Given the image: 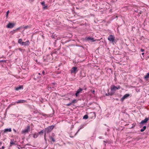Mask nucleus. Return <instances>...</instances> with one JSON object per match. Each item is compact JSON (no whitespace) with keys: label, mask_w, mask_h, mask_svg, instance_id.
Listing matches in <instances>:
<instances>
[{"label":"nucleus","mask_w":149,"mask_h":149,"mask_svg":"<svg viewBox=\"0 0 149 149\" xmlns=\"http://www.w3.org/2000/svg\"><path fill=\"white\" fill-rule=\"evenodd\" d=\"M2 142H0V146H1V145L2 144Z\"/></svg>","instance_id":"48"},{"label":"nucleus","mask_w":149,"mask_h":149,"mask_svg":"<svg viewBox=\"0 0 149 149\" xmlns=\"http://www.w3.org/2000/svg\"><path fill=\"white\" fill-rule=\"evenodd\" d=\"M121 87L120 86L118 85L117 86H116L114 85H112L111 86V91L113 93H115V92L118 89H120Z\"/></svg>","instance_id":"3"},{"label":"nucleus","mask_w":149,"mask_h":149,"mask_svg":"<svg viewBox=\"0 0 149 149\" xmlns=\"http://www.w3.org/2000/svg\"><path fill=\"white\" fill-rule=\"evenodd\" d=\"M103 142L104 143H106V141H103Z\"/></svg>","instance_id":"56"},{"label":"nucleus","mask_w":149,"mask_h":149,"mask_svg":"<svg viewBox=\"0 0 149 149\" xmlns=\"http://www.w3.org/2000/svg\"><path fill=\"white\" fill-rule=\"evenodd\" d=\"M54 127V126L53 125L48 126L47 128L44 129V132H46L47 134H48L53 130Z\"/></svg>","instance_id":"2"},{"label":"nucleus","mask_w":149,"mask_h":149,"mask_svg":"<svg viewBox=\"0 0 149 149\" xmlns=\"http://www.w3.org/2000/svg\"><path fill=\"white\" fill-rule=\"evenodd\" d=\"M72 104V103L70 102L68 104H67L66 105L67 106H69L70 105H71Z\"/></svg>","instance_id":"40"},{"label":"nucleus","mask_w":149,"mask_h":149,"mask_svg":"<svg viewBox=\"0 0 149 149\" xmlns=\"http://www.w3.org/2000/svg\"><path fill=\"white\" fill-rule=\"evenodd\" d=\"M26 145H29V144H26L24 146L25 147Z\"/></svg>","instance_id":"49"},{"label":"nucleus","mask_w":149,"mask_h":149,"mask_svg":"<svg viewBox=\"0 0 149 149\" xmlns=\"http://www.w3.org/2000/svg\"><path fill=\"white\" fill-rule=\"evenodd\" d=\"M130 95L128 94H126L125 95L123 96L121 99L120 100L122 101H123L125 99L127 98L128 97H129Z\"/></svg>","instance_id":"12"},{"label":"nucleus","mask_w":149,"mask_h":149,"mask_svg":"<svg viewBox=\"0 0 149 149\" xmlns=\"http://www.w3.org/2000/svg\"><path fill=\"white\" fill-rule=\"evenodd\" d=\"M38 74L39 75V76H40V75H41V74H40V73H38Z\"/></svg>","instance_id":"50"},{"label":"nucleus","mask_w":149,"mask_h":149,"mask_svg":"<svg viewBox=\"0 0 149 149\" xmlns=\"http://www.w3.org/2000/svg\"><path fill=\"white\" fill-rule=\"evenodd\" d=\"M29 27V26H24V29H27Z\"/></svg>","instance_id":"37"},{"label":"nucleus","mask_w":149,"mask_h":149,"mask_svg":"<svg viewBox=\"0 0 149 149\" xmlns=\"http://www.w3.org/2000/svg\"><path fill=\"white\" fill-rule=\"evenodd\" d=\"M5 148V147L4 146H3L1 147V148H0V149H3Z\"/></svg>","instance_id":"43"},{"label":"nucleus","mask_w":149,"mask_h":149,"mask_svg":"<svg viewBox=\"0 0 149 149\" xmlns=\"http://www.w3.org/2000/svg\"><path fill=\"white\" fill-rule=\"evenodd\" d=\"M24 148V147H21V148L22 149V148Z\"/></svg>","instance_id":"54"},{"label":"nucleus","mask_w":149,"mask_h":149,"mask_svg":"<svg viewBox=\"0 0 149 149\" xmlns=\"http://www.w3.org/2000/svg\"><path fill=\"white\" fill-rule=\"evenodd\" d=\"M87 40H91L92 41H94V38H93L90 37H88L87 38Z\"/></svg>","instance_id":"20"},{"label":"nucleus","mask_w":149,"mask_h":149,"mask_svg":"<svg viewBox=\"0 0 149 149\" xmlns=\"http://www.w3.org/2000/svg\"><path fill=\"white\" fill-rule=\"evenodd\" d=\"M16 32V30H13V31H11L10 32V33H11L12 34H13L14 33Z\"/></svg>","instance_id":"27"},{"label":"nucleus","mask_w":149,"mask_h":149,"mask_svg":"<svg viewBox=\"0 0 149 149\" xmlns=\"http://www.w3.org/2000/svg\"><path fill=\"white\" fill-rule=\"evenodd\" d=\"M1 62H4V63H6V61L5 60H0V63H1Z\"/></svg>","instance_id":"38"},{"label":"nucleus","mask_w":149,"mask_h":149,"mask_svg":"<svg viewBox=\"0 0 149 149\" xmlns=\"http://www.w3.org/2000/svg\"><path fill=\"white\" fill-rule=\"evenodd\" d=\"M47 133H46V132H44V139L45 140V142L46 144L47 143V140L46 138Z\"/></svg>","instance_id":"19"},{"label":"nucleus","mask_w":149,"mask_h":149,"mask_svg":"<svg viewBox=\"0 0 149 149\" xmlns=\"http://www.w3.org/2000/svg\"><path fill=\"white\" fill-rule=\"evenodd\" d=\"M113 94V93H106V96H109V95H112Z\"/></svg>","instance_id":"25"},{"label":"nucleus","mask_w":149,"mask_h":149,"mask_svg":"<svg viewBox=\"0 0 149 149\" xmlns=\"http://www.w3.org/2000/svg\"><path fill=\"white\" fill-rule=\"evenodd\" d=\"M8 48L9 49H10L11 48V46H9Z\"/></svg>","instance_id":"46"},{"label":"nucleus","mask_w":149,"mask_h":149,"mask_svg":"<svg viewBox=\"0 0 149 149\" xmlns=\"http://www.w3.org/2000/svg\"><path fill=\"white\" fill-rule=\"evenodd\" d=\"M11 104L9 105V106L8 107H7V109H9L10 107H11Z\"/></svg>","instance_id":"42"},{"label":"nucleus","mask_w":149,"mask_h":149,"mask_svg":"<svg viewBox=\"0 0 149 149\" xmlns=\"http://www.w3.org/2000/svg\"><path fill=\"white\" fill-rule=\"evenodd\" d=\"M36 62L37 63V62H38V61H37V60H36Z\"/></svg>","instance_id":"53"},{"label":"nucleus","mask_w":149,"mask_h":149,"mask_svg":"<svg viewBox=\"0 0 149 149\" xmlns=\"http://www.w3.org/2000/svg\"><path fill=\"white\" fill-rule=\"evenodd\" d=\"M23 42L22 41V39L21 38L19 39L18 40V43L20 44L21 45L22 44V42Z\"/></svg>","instance_id":"22"},{"label":"nucleus","mask_w":149,"mask_h":149,"mask_svg":"<svg viewBox=\"0 0 149 149\" xmlns=\"http://www.w3.org/2000/svg\"><path fill=\"white\" fill-rule=\"evenodd\" d=\"M26 101L24 100H18L17 102H16L17 103H23L25 102Z\"/></svg>","instance_id":"16"},{"label":"nucleus","mask_w":149,"mask_h":149,"mask_svg":"<svg viewBox=\"0 0 149 149\" xmlns=\"http://www.w3.org/2000/svg\"><path fill=\"white\" fill-rule=\"evenodd\" d=\"M51 85H52L54 86V87H56L57 85V84L56 83H55V82L52 83L51 84Z\"/></svg>","instance_id":"26"},{"label":"nucleus","mask_w":149,"mask_h":149,"mask_svg":"<svg viewBox=\"0 0 149 149\" xmlns=\"http://www.w3.org/2000/svg\"><path fill=\"white\" fill-rule=\"evenodd\" d=\"M61 42L64 45L65 43V41L64 39H62L61 40Z\"/></svg>","instance_id":"29"},{"label":"nucleus","mask_w":149,"mask_h":149,"mask_svg":"<svg viewBox=\"0 0 149 149\" xmlns=\"http://www.w3.org/2000/svg\"><path fill=\"white\" fill-rule=\"evenodd\" d=\"M17 49H18L19 50V51H25V49H23L21 48H17V49H16L15 50H16Z\"/></svg>","instance_id":"31"},{"label":"nucleus","mask_w":149,"mask_h":149,"mask_svg":"<svg viewBox=\"0 0 149 149\" xmlns=\"http://www.w3.org/2000/svg\"><path fill=\"white\" fill-rule=\"evenodd\" d=\"M30 44V42L29 40H27L25 42H22V44L21 45L22 46H29Z\"/></svg>","instance_id":"10"},{"label":"nucleus","mask_w":149,"mask_h":149,"mask_svg":"<svg viewBox=\"0 0 149 149\" xmlns=\"http://www.w3.org/2000/svg\"><path fill=\"white\" fill-rule=\"evenodd\" d=\"M30 129V126L29 125L27 126L26 127V129H24V130H23L22 131V133L24 134L27 133L28 132L29 130Z\"/></svg>","instance_id":"8"},{"label":"nucleus","mask_w":149,"mask_h":149,"mask_svg":"<svg viewBox=\"0 0 149 149\" xmlns=\"http://www.w3.org/2000/svg\"><path fill=\"white\" fill-rule=\"evenodd\" d=\"M12 131L11 129L10 128H6L4 129L3 133H7L8 132H11Z\"/></svg>","instance_id":"14"},{"label":"nucleus","mask_w":149,"mask_h":149,"mask_svg":"<svg viewBox=\"0 0 149 149\" xmlns=\"http://www.w3.org/2000/svg\"><path fill=\"white\" fill-rule=\"evenodd\" d=\"M40 76H37V78H35L34 77V79L35 80H36L37 79H39L40 78Z\"/></svg>","instance_id":"36"},{"label":"nucleus","mask_w":149,"mask_h":149,"mask_svg":"<svg viewBox=\"0 0 149 149\" xmlns=\"http://www.w3.org/2000/svg\"><path fill=\"white\" fill-rule=\"evenodd\" d=\"M55 136V134L54 133H52V135L51 136H51L52 137H54Z\"/></svg>","instance_id":"34"},{"label":"nucleus","mask_w":149,"mask_h":149,"mask_svg":"<svg viewBox=\"0 0 149 149\" xmlns=\"http://www.w3.org/2000/svg\"><path fill=\"white\" fill-rule=\"evenodd\" d=\"M38 136V134H37L34 133L33 135V137L34 138H36Z\"/></svg>","instance_id":"23"},{"label":"nucleus","mask_w":149,"mask_h":149,"mask_svg":"<svg viewBox=\"0 0 149 149\" xmlns=\"http://www.w3.org/2000/svg\"><path fill=\"white\" fill-rule=\"evenodd\" d=\"M83 91V89L80 88L76 91L75 93V95L76 97H78L79 95V94L81 93L82 91Z\"/></svg>","instance_id":"9"},{"label":"nucleus","mask_w":149,"mask_h":149,"mask_svg":"<svg viewBox=\"0 0 149 149\" xmlns=\"http://www.w3.org/2000/svg\"><path fill=\"white\" fill-rule=\"evenodd\" d=\"M21 28V27H18V28H17V29H15V30H16V31H17V30H19V29H20Z\"/></svg>","instance_id":"41"},{"label":"nucleus","mask_w":149,"mask_h":149,"mask_svg":"<svg viewBox=\"0 0 149 149\" xmlns=\"http://www.w3.org/2000/svg\"><path fill=\"white\" fill-rule=\"evenodd\" d=\"M77 102V100L75 99H74L72 101L71 103H72H72L76 102Z\"/></svg>","instance_id":"33"},{"label":"nucleus","mask_w":149,"mask_h":149,"mask_svg":"<svg viewBox=\"0 0 149 149\" xmlns=\"http://www.w3.org/2000/svg\"><path fill=\"white\" fill-rule=\"evenodd\" d=\"M48 8V6H45L44 7H43L42 9L43 10H45Z\"/></svg>","instance_id":"30"},{"label":"nucleus","mask_w":149,"mask_h":149,"mask_svg":"<svg viewBox=\"0 0 149 149\" xmlns=\"http://www.w3.org/2000/svg\"><path fill=\"white\" fill-rule=\"evenodd\" d=\"M60 49V48L56 49L55 50V51L53 52L52 54L51 53L49 54H48L46 55V58L45 59V56H44L43 57L44 59L47 61H50L52 60L53 59V56H52V54H59L60 53V52H58V50Z\"/></svg>","instance_id":"1"},{"label":"nucleus","mask_w":149,"mask_h":149,"mask_svg":"<svg viewBox=\"0 0 149 149\" xmlns=\"http://www.w3.org/2000/svg\"><path fill=\"white\" fill-rule=\"evenodd\" d=\"M108 39L109 41L113 42L115 41V36L114 35H110L109 36Z\"/></svg>","instance_id":"5"},{"label":"nucleus","mask_w":149,"mask_h":149,"mask_svg":"<svg viewBox=\"0 0 149 149\" xmlns=\"http://www.w3.org/2000/svg\"><path fill=\"white\" fill-rule=\"evenodd\" d=\"M41 4L43 6H45V2L44 1H43L42 2H41Z\"/></svg>","instance_id":"32"},{"label":"nucleus","mask_w":149,"mask_h":149,"mask_svg":"<svg viewBox=\"0 0 149 149\" xmlns=\"http://www.w3.org/2000/svg\"><path fill=\"white\" fill-rule=\"evenodd\" d=\"M15 24L14 23H9L6 26V27L8 28H13L15 25Z\"/></svg>","instance_id":"6"},{"label":"nucleus","mask_w":149,"mask_h":149,"mask_svg":"<svg viewBox=\"0 0 149 149\" xmlns=\"http://www.w3.org/2000/svg\"><path fill=\"white\" fill-rule=\"evenodd\" d=\"M44 132V129L42 130H41L39 132H38V135L39 134H40L41 135H42L43 134Z\"/></svg>","instance_id":"18"},{"label":"nucleus","mask_w":149,"mask_h":149,"mask_svg":"<svg viewBox=\"0 0 149 149\" xmlns=\"http://www.w3.org/2000/svg\"><path fill=\"white\" fill-rule=\"evenodd\" d=\"M45 72L44 70H43L42 72V74L43 75H44L45 74Z\"/></svg>","instance_id":"39"},{"label":"nucleus","mask_w":149,"mask_h":149,"mask_svg":"<svg viewBox=\"0 0 149 149\" xmlns=\"http://www.w3.org/2000/svg\"><path fill=\"white\" fill-rule=\"evenodd\" d=\"M49 139L51 140L52 141L53 143H54L56 142V140L54 139V137H52L51 136H49Z\"/></svg>","instance_id":"17"},{"label":"nucleus","mask_w":149,"mask_h":149,"mask_svg":"<svg viewBox=\"0 0 149 149\" xmlns=\"http://www.w3.org/2000/svg\"><path fill=\"white\" fill-rule=\"evenodd\" d=\"M144 53H142V55H144Z\"/></svg>","instance_id":"51"},{"label":"nucleus","mask_w":149,"mask_h":149,"mask_svg":"<svg viewBox=\"0 0 149 149\" xmlns=\"http://www.w3.org/2000/svg\"><path fill=\"white\" fill-rule=\"evenodd\" d=\"M78 71L77 68L76 67H73L71 70V73L76 74Z\"/></svg>","instance_id":"7"},{"label":"nucleus","mask_w":149,"mask_h":149,"mask_svg":"<svg viewBox=\"0 0 149 149\" xmlns=\"http://www.w3.org/2000/svg\"><path fill=\"white\" fill-rule=\"evenodd\" d=\"M88 118V116L87 115H84L83 117V118L84 119H87Z\"/></svg>","instance_id":"28"},{"label":"nucleus","mask_w":149,"mask_h":149,"mask_svg":"<svg viewBox=\"0 0 149 149\" xmlns=\"http://www.w3.org/2000/svg\"><path fill=\"white\" fill-rule=\"evenodd\" d=\"M79 130H80V129H79V130H78L77 132H77H78L79 131Z\"/></svg>","instance_id":"55"},{"label":"nucleus","mask_w":149,"mask_h":149,"mask_svg":"<svg viewBox=\"0 0 149 149\" xmlns=\"http://www.w3.org/2000/svg\"><path fill=\"white\" fill-rule=\"evenodd\" d=\"M54 45H56V42H54Z\"/></svg>","instance_id":"52"},{"label":"nucleus","mask_w":149,"mask_h":149,"mask_svg":"<svg viewBox=\"0 0 149 149\" xmlns=\"http://www.w3.org/2000/svg\"><path fill=\"white\" fill-rule=\"evenodd\" d=\"M144 78L145 79L149 78V72L147 73L146 75L144 76Z\"/></svg>","instance_id":"21"},{"label":"nucleus","mask_w":149,"mask_h":149,"mask_svg":"<svg viewBox=\"0 0 149 149\" xmlns=\"http://www.w3.org/2000/svg\"><path fill=\"white\" fill-rule=\"evenodd\" d=\"M9 13V10L8 11L6 12V17L7 18L8 17V14Z\"/></svg>","instance_id":"35"},{"label":"nucleus","mask_w":149,"mask_h":149,"mask_svg":"<svg viewBox=\"0 0 149 149\" xmlns=\"http://www.w3.org/2000/svg\"><path fill=\"white\" fill-rule=\"evenodd\" d=\"M146 128V126H143V128L140 131L141 132H143L145 130Z\"/></svg>","instance_id":"24"},{"label":"nucleus","mask_w":149,"mask_h":149,"mask_svg":"<svg viewBox=\"0 0 149 149\" xmlns=\"http://www.w3.org/2000/svg\"><path fill=\"white\" fill-rule=\"evenodd\" d=\"M13 130L15 132H16V130L15 129H13Z\"/></svg>","instance_id":"47"},{"label":"nucleus","mask_w":149,"mask_h":149,"mask_svg":"<svg viewBox=\"0 0 149 149\" xmlns=\"http://www.w3.org/2000/svg\"><path fill=\"white\" fill-rule=\"evenodd\" d=\"M149 120L148 118H146L144 120H142L141 121L140 123V124L143 125L146 123Z\"/></svg>","instance_id":"11"},{"label":"nucleus","mask_w":149,"mask_h":149,"mask_svg":"<svg viewBox=\"0 0 149 149\" xmlns=\"http://www.w3.org/2000/svg\"><path fill=\"white\" fill-rule=\"evenodd\" d=\"M23 86H19L18 87H17L15 88V90L16 91L19 90L20 89H23Z\"/></svg>","instance_id":"15"},{"label":"nucleus","mask_w":149,"mask_h":149,"mask_svg":"<svg viewBox=\"0 0 149 149\" xmlns=\"http://www.w3.org/2000/svg\"><path fill=\"white\" fill-rule=\"evenodd\" d=\"M141 52H143L144 51V50L143 49H141Z\"/></svg>","instance_id":"44"},{"label":"nucleus","mask_w":149,"mask_h":149,"mask_svg":"<svg viewBox=\"0 0 149 149\" xmlns=\"http://www.w3.org/2000/svg\"><path fill=\"white\" fill-rule=\"evenodd\" d=\"M47 90L49 91L50 92H51L54 90H55L56 89L55 88V87L50 86V85H48L46 88Z\"/></svg>","instance_id":"4"},{"label":"nucleus","mask_w":149,"mask_h":149,"mask_svg":"<svg viewBox=\"0 0 149 149\" xmlns=\"http://www.w3.org/2000/svg\"><path fill=\"white\" fill-rule=\"evenodd\" d=\"M15 141H14V139H11L10 144V146H12L13 145H15L16 144L15 143Z\"/></svg>","instance_id":"13"},{"label":"nucleus","mask_w":149,"mask_h":149,"mask_svg":"<svg viewBox=\"0 0 149 149\" xmlns=\"http://www.w3.org/2000/svg\"><path fill=\"white\" fill-rule=\"evenodd\" d=\"M95 92V91L93 90V91H92V93H93V94H94V93Z\"/></svg>","instance_id":"45"}]
</instances>
